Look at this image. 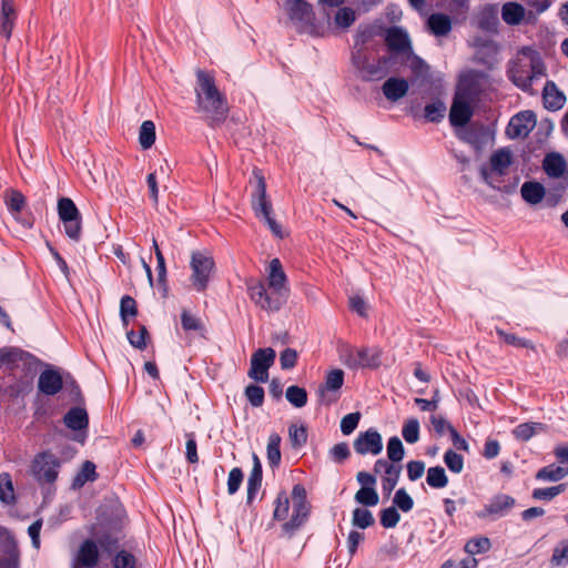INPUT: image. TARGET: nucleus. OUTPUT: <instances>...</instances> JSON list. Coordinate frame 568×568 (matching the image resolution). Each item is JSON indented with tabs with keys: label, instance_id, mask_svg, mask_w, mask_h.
<instances>
[{
	"label": "nucleus",
	"instance_id": "f257e3e1",
	"mask_svg": "<svg viewBox=\"0 0 568 568\" xmlns=\"http://www.w3.org/2000/svg\"><path fill=\"white\" fill-rule=\"evenodd\" d=\"M196 111L212 124L223 122L229 113V106L224 95L215 85L212 74L196 71Z\"/></svg>",
	"mask_w": 568,
	"mask_h": 568
},
{
	"label": "nucleus",
	"instance_id": "f03ea898",
	"mask_svg": "<svg viewBox=\"0 0 568 568\" xmlns=\"http://www.w3.org/2000/svg\"><path fill=\"white\" fill-rule=\"evenodd\" d=\"M508 74L516 87L532 92V83L546 77V69L540 54L529 47H524L510 62Z\"/></svg>",
	"mask_w": 568,
	"mask_h": 568
},
{
	"label": "nucleus",
	"instance_id": "7ed1b4c3",
	"mask_svg": "<svg viewBox=\"0 0 568 568\" xmlns=\"http://www.w3.org/2000/svg\"><path fill=\"white\" fill-rule=\"evenodd\" d=\"M253 176L255 179V191L251 200L252 209L257 217H262L265 221L268 229L276 237L283 239V229L272 216L273 207L266 194L265 179L257 169L253 170Z\"/></svg>",
	"mask_w": 568,
	"mask_h": 568
},
{
	"label": "nucleus",
	"instance_id": "20e7f679",
	"mask_svg": "<svg viewBox=\"0 0 568 568\" xmlns=\"http://www.w3.org/2000/svg\"><path fill=\"white\" fill-rule=\"evenodd\" d=\"M476 78L477 73H469L462 79L458 85V90L449 112V121L454 126L466 125L473 115L470 104L474 100L475 90L471 89V83Z\"/></svg>",
	"mask_w": 568,
	"mask_h": 568
},
{
	"label": "nucleus",
	"instance_id": "39448f33",
	"mask_svg": "<svg viewBox=\"0 0 568 568\" xmlns=\"http://www.w3.org/2000/svg\"><path fill=\"white\" fill-rule=\"evenodd\" d=\"M513 161L514 155L510 149L500 148L494 151L489 158V163L483 165L479 170L481 179L490 187L499 190L500 178L508 173Z\"/></svg>",
	"mask_w": 568,
	"mask_h": 568
},
{
	"label": "nucleus",
	"instance_id": "423d86ee",
	"mask_svg": "<svg viewBox=\"0 0 568 568\" xmlns=\"http://www.w3.org/2000/svg\"><path fill=\"white\" fill-rule=\"evenodd\" d=\"M190 282L193 290L204 292L215 273V262L212 255L206 252L194 251L190 260Z\"/></svg>",
	"mask_w": 568,
	"mask_h": 568
},
{
	"label": "nucleus",
	"instance_id": "0eeeda50",
	"mask_svg": "<svg viewBox=\"0 0 568 568\" xmlns=\"http://www.w3.org/2000/svg\"><path fill=\"white\" fill-rule=\"evenodd\" d=\"M352 61L354 67L365 80H381L388 74L390 59L382 57L371 62L363 49L353 52Z\"/></svg>",
	"mask_w": 568,
	"mask_h": 568
},
{
	"label": "nucleus",
	"instance_id": "6e6552de",
	"mask_svg": "<svg viewBox=\"0 0 568 568\" xmlns=\"http://www.w3.org/2000/svg\"><path fill=\"white\" fill-rule=\"evenodd\" d=\"M292 499L293 515L291 519L282 526L284 532L288 537H292L293 534L306 521L310 513V505L306 500V490L302 485L297 484L293 487Z\"/></svg>",
	"mask_w": 568,
	"mask_h": 568
},
{
	"label": "nucleus",
	"instance_id": "1a4fd4ad",
	"mask_svg": "<svg viewBox=\"0 0 568 568\" xmlns=\"http://www.w3.org/2000/svg\"><path fill=\"white\" fill-rule=\"evenodd\" d=\"M276 353L273 348H258L251 357L248 377L255 382L265 383L268 379V368L275 361Z\"/></svg>",
	"mask_w": 568,
	"mask_h": 568
},
{
	"label": "nucleus",
	"instance_id": "9d476101",
	"mask_svg": "<svg viewBox=\"0 0 568 568\" xmlns=\"http://www.w3.org/2000/svg\"><path fill=\"white\" fill-rule=\"evenodd\" d=\"M60 460L52 454L38 455L32 463V474L40 483H53L59 474Z\"/></svg>",
	"mask_w": 568,
	"mask_h": 568
},
{
	"label": "nucleus",
	"instance_id": "9b49d317",
	"mask_svg": "<svg viewBox=\"0 0 568 568\" xmlns=\"http://www.w3.org/2000/svg\"><path fill=\"white\" fill-rule=\"evenodd\" d=\"M516 500L509 495H495L484 508L478 511V518L496 519L507 515L515 506Z\"/></svg>",
	"mask_w": 568,
	"mask_h": 568
},
{
	"label": "nucleus",
	"instance_id": "f8f14e48",
	"mask_svg": "<svg viewBox=\"0 0 568 568\" xmlns=\"http://www.w3.org/2000/svg\"><path fill=\"white\" fill-rule=\"evenodd\" d=\"M536 115L532 111H523L514 115L506 129V134L510 139L526 138L536 126Z\"/></svg>",
	"mask_w": 568,
	"mask_h": 568
},
{
	"label": "nucleus",
	"instance_id": "ddd939ff",
	"mask_svg": "<svg viewBox=\"0 0 568 568\" xmlns=\"http://www.w3.org/2000/svg\"><path fill=\"white\" fill-rule=\"evenodd\" d=\"M501 18L508 26H518L521 22L534 24L537 21V14L534 11H526L518 2H506L501 7Z\"/></svg>",
	"mask_w": 568,
	"mask_h": 568
},
{
	"label": "nucleus",
	"instance_id": "4468645a",
	"mask_svg": "<svg viewBox=\"0 0 568 568\" xmlns=\"http://www.w3.org/2000/svg\"><path fill=\"white\" fill-rule=\"evenodd\" d=\"M385 41L388 49L397 54L410 57L413 54L412 41L408 33L400 27L386 30Z\"/></svg>",
	"mask_w": 568,
	"mask_h": 568
},
{
	"label": "nucleus",
	"instance_id": "2eb2a0df",
	"mask_svg": "<svg viewBox=\"0 0 568 568\" xmlns=\"http://www.w3.org/2000/svg\"><path fill=\"white\" fill-rule=\"evenodd\" d=\"M354 449L359 455H378L383 449L382 436L376 429L359 433L354 440Z\"/></svg>",
	"mask_w": 568,
	"mask_h": 568
},
{
	"label": "nucleus",
	"instance_id": "dca6fc26",
	"mask_svg": "<svg viewBox=\"0 0 568 568\" xmlns=\"http://www.w3.org/2000/svg\"><path fill=\"white\" fill-rule=\"evenodd\" d=\"M344 372L339 368L327 372L325 383L318 387L321 402L331 405L337 399L335 393L343 386Z\"/></svg>",
	"mask_w": 568,
	"mask_h": 568
},
{
	"label": "nucleus",
	"instance_id": "f3484780",
	"mask_svg": "<svg viewBox=\"0 0 568 568\" xmlns=\"http://www.w3.org/2000/svg\"><path fill=\"white\" fill-rule=\"evenodd\" d=\"M99 549L97 544L91 540H84L79 547L73 561L72 568H93L99 562Z\"/></svg>",
	"mask_w": 568,
	"mask_h": 568
},
{
	"label": "nucleus",
	"instance_id": "a211bd4d",
	"mask_svg": "<svg viewBox=\"0 0 568 568\" xmlns=\"http://www.w3.org/2000/svg\"><path fill=\"white\" fill-rule=\"evenodd\" d=\"M382 349L378 347L374 348H361L357 349L355 355L351 354L348 359L349 367H363V368H377L381 366Z\"/></svg>",
	"mask_w": 568,
	"mask_h": 568
},
{
	"label": "nucleus",
	"instance_id": "6ab92c4d",
	"mask_svg": "<svg viewBox=\"0 0 568 568\" xmlns=\"http://www.w3.org/2000/svg\"><path fill=\"white\" fill-rule=\"evenodd\" d=\"M287 278L283 271L282 264L278 258H273L270 263L268 287L274 291V294H288L286 285Z\"/></svg>",
	"mask_w": 568,
	"mask_h": 568
},
{
	"label": "nucleus",
	"instance_id": "aec40b11",
	"mask_svg": "<svg viewBox=\"0 0 568 568\" xmlns=\"http://www.w3.org/2000/svg\"><path fill=\"white\" fill-rule=\"evenodd\" d=\"M476 26L486 32H497L499 19L496 4H486L483 7L475 19Z\"/></svg>",
	"mask_w": 568,
	"mask_h": 568
},
{
	"label": "nucleus",
	"instance_id": "412c9836",
	"mask_svg": "<svg viewBox=\"0 0 568 568\" xmlns=\"http://www.w3.org/2000/svg\"><path fill=\"white\" fill-rule=\"evenodd\" d=\"M62 376L54 369H45L39 376L38 388L45 395H55L62 389Z\"/></svg>",
	"mask_w": 568,
	"mask_h": 568
},
{
	"label": "nucleus",
	"instance_id": "4be33fe9",
	"mask_svg": "<svg viewBox=\"0 0 568 568\" xmlns=\"http://www.w3.org/2000/svg\"><path fill=\"white\" fill-rule=\"evenodd\" d=\"M409 85L405 79L402 78H389L383 87V93L387 100L396 102L404 98L408 92Z\"/></svg>",
	"mask_w": 568,
	"mask_h": 568
},
{
	"label": "nucleus",
	"instance_id": "5701e85b",
	"mask_svg": "<svg viewBox=\"0 0 568 568\" xmlns=\"http://www.w3.org/2000/svg\"><path fill=\"white\" fill-rule=\"evenodd\" d=\"M542 98L545 108L548 110H559L566 102V97L561 93L552 81H547L544 90Z\"/></svg>",
	"mask_w": 568,
	"mask_h": 568
},
{
	"label": "nucleus",
	"instance_id": "b1692460",
	"mask_svg": "<svg viewBox=\"0 0 568 568\" xmlns=\"http://www.w3.org/2000/svg\"><path fill=\"white\" fill-rule=\"evenodd\" d=\"M284 7L292 20L307 22L312 18V8L304 0H285Z\"/></svg>",
	"mask_w": 568,
	"mask_h": 568
},
{
	"label": "nucleus",
	"instance_id": "393cba45",
	"mask_svg": "<svg viewBox=\"0 0 568 568\" xmlns=\"http://www.w3.org/2000/svg\"><path fill=\"white\" fill-rule=\"evenodd\" d=\"M427 28L435 37H445L452 31V19L445 13H433L427 19Z\"/></svg>",
	"mask_w": 568,
	"mask_h": 568
},
{
	"label": "nucleus",
	"instance_id": "a878e982",
	"mask_svg": "<svg viewBox=\"0 0 568 568\" xmlns=\"http://www.w3.org/2000/svg\"><path fill=\"white\" fill-rule=\"evenodd\" d=\"M253 468L247 479V503L255 497L262 484V464L256 454H253Z\"/></svg>",
	"mask_w": 568,
	"mask_h": 568
},
{
	"label": "nucleus",
	"instance_id": "bb28decb",
	"mask_svg": "<svg viewBox=\"0 0 568 568\" xmlns=\"http://www.w3.org/2000/svg\"><path fill=\"white\" fill-rule=\"evenodd\" d=\"M542 168L548 176L560 178L566 171V161L559 153H550L544 159Z\"/></svg>",
	"mask_w": 568,
	"mask_h": 568
},
{
	"label": "nucleus",
	"instance_id": "cd10ccee",
	"mask_svg": "<svg viewBox=\"0 0 568 568\" xmlns=\"http://www.w3.org/2000/svg\"><path fill=\"white\" fill-rule=\"evenodd\" d=\"M546 430V426L541 423L529 422L523 423L514 428L513 434L516 439L521 442L529 440L532 436Z\"/></svg>",
	"mask_w": 568,
	"mask_h": 568
},
{
	"label": "nucleus",
	"instance_id": "c85d7f7f",
	"mask_svg": "<svg viewBox=\"0 0 568 568\" xmlns=\"http://www.w3.org/2000/svg\"><path fill=\"white\" fill-rule=\"evenodd\" d=\"M64 423L67 427L73 430L87 428L89 423L88 414L83 408H72L64 416Z\"/></svg>",
	"mask_w": 568,
	"mask_h": 568
},
{
	"label": "nucleus",
	"instance_id": "c756f323",
	"mask_svg": "<svg viewBox=\"0 0 568 568\" xmlns=\"http://www.w3.org/2000/svg\"><path fill=\"white\" fill-rule=\"evenodd\" d=\"M520 194L526 202L537 204L545 196V189L538 182H525L521 185Z\"/></svg>",
	"mask_w": 568,
	"mask_h": 568
},
{
	"label": "nucleus",
	"instance_id": "7c9ffc66",
	"mask_svg": "<svg viewBox=\"0 0 568 568\" xmlns=\"http://www.w3.org/2000/svg\"><path fill=\"white\" fill-rule=\"evenodd\" d=\"M567 475V468L551 464L539 469L536 474V479L542 481H558L564 479Z\"/></svg>",
	"mask_w": 568,
	"mask_h": 568
},
{
	"label": "nucleus",
	"instance_id": "2f4dec72",
	"mask_svg": "<svg viewBox=\"0 0 568 568\" xmlns=\"http://www.w3.org/2000/svg\"><path fill=\"white\" fill-rule=\"evenodd\" d=\"M356 20V13L348 7L339 8L334 16V27L337 30H347Z\"/></svg>",
	"mask_w": 568,
	"mask_h": 568
},
{
	"label": "nucleus",
	"instance_id": "473e14b6",
	"mask_svg": "<svg viewBox=\"0 0 568 568\" xmlns=\"http://www.w3.org/2000/svg\"><path fill=\"white\" fill-rule=\"evenodd\" d=\"M286 295L274 294V291L265 293L261 302L257 304L258 307L266 312H277L286 301Z\"/></svg>",
	"mask_w": 568,
	"mask_h": 568
},
{
	"label": "nucleus",
	"instance_id": "72a5a7b5",
	"mask_svg": "<svg viewBox=\"0 0 568 568\" xmlns=\"http://www.w3.org/2000/svg\"><path fill=\"white\" fill-rule=\"evenodd\" d=\"M281 436L276 433H273L268 437L267 447H266V455L268 464L272 467H277L281 463Z\"/></svg>",
	"mask_w": 568,
	"mask_h": 568
},
{
	"label": "nucleus",
	"instance_id": "f704fd0d",
	"mask_svg": "<svg viewBox=\"0 0 568 568\" xmlns=\"http://www.w3.org/2000/svg\"><path fill=\"white\" fill-rule=\"evenodd\" d=\"M491 548V542L488 537H475L469 539L464 547L465 552H467L470 557H474L478 554H485L489 551Z\"/></svg>",
	"mask_w": 568,
	"mask_h": 568
},
{
	"label": "nucleus",
	"instance_id": "c9c22d12",
	"mask_svg": "<svg viewBox=\"0 0 568 568\" xmlns=\"http://www.w3.org/2000/svg\"><path fill=\"white\" fill-rule=\"evenodd\" d=\"M58 214L62 223L81 215L74 202L69 197H62L58 201Z\"/></svg>",
	"mask_w": 568,
	"mask_h": 568
},
{
	"label": "nucleus",
	"instance_id": "e433bc0d",
	"mask_svg": "<svg viewBox=\"0 0 568 568\" xmlns=\"http://www.w3.org/2000/svg\"><path fill=\"white\" fill-rule=\"evenodd\" d=\"M155 142V125L152 121L142 122L139 131V143L143 150L150 149Z\"/></svg>",
	"mask_w": 568,
	"mask_h": 568
},
{
	"label": "nucleus",
	"instance_id": "4c0bfd02",
	"mask_svg": "<svg viewBox=\"0 0 568 568\" xmlns=\"http://www.w3.org/2000/svg\"><path fill=\"white\" fill-rule=\"evenodd\" d=\"M8 557L0 560V568H18L19 567V550L17 541L12 535H8L7 544Z\"/></svg>",
	"mask_w": 568,
	"mask_h": 568
},
{
	"label": "nucleus",
	"instance_id": "58836bf2",
	"mask_svg": "<svg viewBox=\"0 0 568 568\" xmlns=\"http://www.w3.org/2000/svg\"><path fill=\"white\" fill-rule=\"evenodd\" d=\"M356 503L365 507H374L379 503V496L375 487H365L356 491L354 496Z\"/></svg>",
	"mask_w": 568,
	"mask_h": 568
},
{
	"label": "nucleus",
	"instance_id": "ea45409f",
	"mask_svg": "<svg viewBox=\"0 0 568 568\" xmlns=\"http://www.w3.org/2000/svg\"><path fill=\"white\" fill-rule=\"evenodd\" d=\"M550 564L552 567H564L568 565V539H561L555 546Z\"/></svg>",
	"mask_w": 568,
	"mask_h": 568
},
{
	"label": "nucleus",
	"instance_id": "a19ab883",
	"mask_svg": "<svg viewBox=\"0 0 568 568\" xmlns=\"http://www.w3.org/2000/svg\"><path fill=\"white\" fill-rule=\"evenodd\" d=\"M97 479L95 465L87 460L83 463L81 470L75 476L73 487H82L88 481H94Z\"/></svg>",
	"mask_w": 568,
	"mask_h": 568
},
{
	"label": "nucleus",
	"instance_id": "79ce46f5",
	"mask_svg": "<svg viewBox=\"0 0 568 568\" xmlns=\"http://www.w3.org/2000/svg\"><path fill=\"white\" fill-rule=\"evenodd\" d=\"M426 481L433 488H444L448 484L445 469L440 466L428 468Z\"/></svg>",
	"mask_w": 568,
	"mask_h": 568
},
{
	"label": "nucleus",
	"instance_id": "37998d69",
	"mask_svg": "<svg viewBox=\"0 0 568 568\" xmlns=\"http://www.w3.org/2000/svg\"><path fill=\"white\" fill-rule=\"evenodd\" d=\"M14 490L11 477L8 473L0 474V500L10 505L14 501Z\"/></svg>",
	"mask_w": 568,
	"mask_h": 568
},
{
	"label": "nucleus",
	"instance_id": "c03bdc74",
	"mask_svg": "<svg viewBox=\"0 0 568 568\" xmlns=\"http://www.w3.org/2000/svg\"><path fill=\"white\" fill-rule=\"evenodd\" d=\"M402 467H388L387 471L382 477V489L386 496H389L396 487Z\"/></svg>",
	"mask_w": 568,
	"mask_h": 568
},
{
	"label": "nucleus",
	"instance_id": "a18cd8bd",
	"mask_svg": "<svg viewBox=\"0 0 568 568\" xmlns=\"http://www.w3.org/2000/svg\"><path fill=\"white\" fill-rule=\"evenodd\" d=\"M286 399L295 407H304L307 403V393L300 386H290L285 393Z\"/></svg>",
	"mask_w": 568,
	"mask_h": 568
},
{
	"label": "nucleus",
	"instance_id": "49530a36",
	"mask_svg": "<svg viewBox=\"0 0 568 568\" xmlns=\"http://www.w3.org/2000/svg\"><path fill=\"white\" fill-rule=\"evenodd\" d=\"M288 439L293 448H301L307 442V430L303 425L292 424L288 428Z\"/></svg>",
	"mask_w": 568,
	"mask_h": 568
},
{
	"label": "nucleus",
	"instance_id": "de8ad7c7",
	"mask_svg": "<svg viewBox=\"0 0 568 568\" xmlns=\"http://www.w3.org/2000/svg\"><path fill=\"white\" fill-rule=\"evenodd\" d=\"M406 443L415 444L419 440V422L416 418H408L402 429Z\"/></svg>",
	"mask_w": 568,
	"mask_h": 568
},
{
	"label": "nucleus",
	"instance_id": "09e8293b",
	"mask_svg": "<svg viewBox=\"0 0 568 568\" xmlns=\"http://www.w3.org/2000/svg\"><path fill=\"white\" fill-rule=\"evenodd\" d=\"M405 449L403 443L397 436L390 437L387 443V457L393 463H399L403 460Z\"/></svg>",
	"mask_w": 568,
	"mask_h": 568
},
{
	"label": "nucleus",
	"instance_id": "8fccbe9b",
	"mask_svg": "<svg viewBox=\"0 0 568 568\" xmlns=\"http://www.w3.org/2000/svg\"><path fill=\"white\" fill-rule=\"evenodd\" d=\"M352 524L361 529H366L374 524L373 514L366 508H355Z\"/></svg>",
	"mask_w": 568,
	"mask_h": 568
},
{
	"label": "nucleus",
	"instance_id": "3c124183",
	"mask_svg": "<svg viewBox=\"0 0 568 568\" xmlns=\"http://www.w3.org/2000/svg\"><path fill=\"white\" fill-rule=\"evenodd\" d=\"M290 514V499L285 491H281L275 500L273 517L276 520H285Z\"/></svg>",
	"mask_w": 568,
	"mask_h": 568
},
{
	"label": "nucleus",
	"instance_id": "603ef678",
	"mask_svg": "<svg viewBox=\"0 0 568 568\" xmlns=\"http://www.w3.org/2000/svg\"><path fill=\"white\" fill-rule=\"evenodd\" d=\"M567 485L560 484L552 487L547 488H536L532 491V498L537 500H551L557 497L559 494L566 490Z\"/></svg>",
	"mask_w": 568,
	"mask_h": 568
},
{
	"label": "nucleus",
	"instance_id": "864d4df0",
	"mask_svg": "<svg viewBox=\"0 0 568 568\" xmlns=\"http://www.w3.org/2000/svg\"><path fill=\"white\" fill-rule=\"evenodd\" d=\"M138 307L133 297L125 295L121 298L120 315L124 325H128L129 316H136Z\"/></svg>",
	"mask_w": 568,
	"mask_h": 568
},
{
	"label": "nucleus",
	"instance_id": "5fc2aeb1",
	"mask_svg": "<svg viewBox=\"0 0 568 568\" xmlns=\"http://www.w3.org/2000/svg\"><path fill=\"white\" fill-rule=\"evenodd\" d=\"M496 333L508 345H511L515 347H525V348L535 349V346L530 341L520 338V337L516 336L515 334L506 333L505 331H503L500 328H497Z\"/></svg>",
	"mask_w": 568,
	"mask_h": 568
},
{
	"label": "nucleus",
	"instance_id": "6e6d98bb",
	"mask_svg": "<svg viewBox=\"0 0 568 568\" xmlns=\"http://www.w3.org/2000/svg\"><path fill=\"white\" fill-rule=\"evenodd\" d=\"M6 203L12 212L19 213L24 207L26 199L19 191L10 190L6 195Z\"/></svg>",
	"mask_w": 568,
	"mask_h": 568
},
{
	"label": "nucleus",
	"instance_id": "4d7b16f0",
	"mask_svg": "<svg viewBox=\"0 0 568 568\" xmlns=\"http://www.w3.org/2000/svg\"><path fill=\"white\" fill-rule=\"evenodd\" d=\"M148 336H149V332L144 325L140 326L138 334L133 331H129L126 333V337H128L130 344L138 349H144L146 347V337Z\"/></svg>",
	"mask_w": 568,
	"mask_h": 568
},
{
	"label": "nucleus",
	"instance_id": "13d9d810",
	"mask_svg": "<svg viewBox=\"0 0 568 568\" xmlns=\"http://www.w3.org/2000/svg\"><path fill=\"white\" fill-rule=\"evenodd\" d=\"M446 106L443 102L436 101L425 106V118L430 122L439 121L444 118Z\"/></svg>",
	"mask_w": 568,
	"mask_h": 568
},
{
	"label": "nucleus",
	"instance_id": "bf43d9fd",
	"mask_svg": "<svg viewBox=\"0 0 568 568\" xmlns=\"http://www.w3.org/2000/svg\"><path fill=\"white\" fill-rule=\"evenodd\" d=\"M444 462L453 473H460L464 468V458L454 450H447L444 455Z\"/></svg>",
	"mask_w": 568,
	"mask_h": 568
},
{
	"label": "nucleus",
	"instance_id": "052dcab7",
	"mask_svg": "<svg viewBox=\"0 0 568 568\" xmlns=\"http://www.w3.org/2000/svg\"><path fill=\"white\" fill-rule=\"evenodd\" d=\"M393 503L396 507L405 513L412 510L414 506L413 498L404 488H400L395 493Z\"/></svg>",
	"mask_w": 568,
	"mask_h": 568
},
{
	"label": "nucleus",
	"instance_id": "680f3d73",
	"mask_svg": "<svg viewBox=\"0 0 568 568\" xmlns=\"http://www.w3.org/2000/svg\"><path fill=\"white\" fill-rule=\"evenodd\" d=\"M399 519L400 516L395 506L388 507L381 513V524L384 528H394Z\"/></svg>",
	"mask_w": 568,
	"mask_h": 568
},
{
	"label": "nucleus",
	"instance_id": "e2e57ef3",
	"mask_svg": "<svg viewBox=\"0 0 568 568\" xmlns=\"http://www.w3.org/2000/svg\"><path fill=\"white\" fill-rule=\"evenodd\" d=\"M245 396L254 407H260L264 402V389L257 385H248L245 388Z\"/></svg>",
	"mask_w": 568,
	"mask_h": 568
},
{
	"label": "nucleus",
	"instance_id": "0e129e2a",
	"mask_svg": "<svg viewBox=\"0 0 568 568\" xmlns=\"http://www.w3.org/2000/svg\"><path fill=\"white\" fill-rule=\"evenodd\" d=\"M65 234L73 241H79L82 232L81 215L71 221L63 222Z\"/></svg>",
	"mask_w": 568,
	"mask_h": 568
},
{
	"label": "nucleus",
	"instance_id": "69168bd1",
	"mask_svg": "<svg viewBox=\"0 0 568 568\" xmlns=\"http://www.w3.org/2000/svg\"><path fill=\"white\" fill-rule=\"evenodd\" d=\"M361 418L359 413H351L345 415L341 420V430L344 435H349L355 430Z\"/></svg>",
	"mask_w": 568,
	"mask_h": 568
},
{
	"label": "nucleus",
	"instance_id": "338daca9",
	"mask_svg": "<svg viewBox=\"0 0 568 568\" xmlns=\"http://www.w3.org/2000/svg\"><path fill=\"white\" fill-rule=\"evenodd\" d=\"M114 568H134L135 567V558L130 552L122 550L116 554L113 559Z\"/></svg>",
	"mask_w": 568,
	"mask_h": 568
},
{
	"label": "nucleus",
	"instance_id": "774afa93",
	"mask_svg": "<svg viewBox=\"0 0 568 568\" xmlns=\"http://www.w3.org/2000/svg\"><path fill=\"white\" fill-rule=\"evenodd\" d=\"M243 480V473L240 468L235 467L233 468L227 478V491L229 494L233 495L235 494Z\"/></svg>",
	"mask_w": 568,
	"mask_h": 568
}]
</instances>
